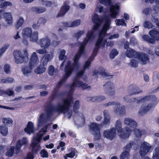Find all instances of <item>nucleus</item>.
<instances>
[{
    "instance_id": "4",
    "label": "nucleus",
    "mask_w": 159,
    "mask_h": 159,
    "mask_svg": "<svg viewBox=\"0 0 159 159\" xmlns=\"http://www.w3.org/2000/svg\"><path fill=\"white\" fill-rule=\"evenodd\" d=\"M23 54L20 51H14L13 53L15 62L17 64H22L28 59V54L26 49L23 50Z\"/></svg>"
},
{
    "instance_id": "54",
    "label": "nucleus",
    "mask_w": 159,
    "mask_h": 159,
    "mask_svg": "<svg viewBox=\"0 0 159 159\" xmlns=\"http://www.w3.org/2000/svg\"><path fill=\"white\" fill-rule=\"evenodd\" d=\"M138 61L134 59H132L131 60L130 63L131 66L133 67H137L138 66Z\"/></svg>"
},
{
    "instance_id": "53",
    "label": "nucleus",
    "mask_w": 159,
    "mask_h": 159,
    "mask_svg": "<svg viewBox=\"0 0 159 159\" xmlns=\"http://www.w3.org/2000/svg\"><path fill=\"white\" fill-rule=\"evenodd\" d=\"M99 13H102L103 14L105 15L107 11V10L103 8V7L101 6H99L98 7L97 9Z\"/></svg>"
},
{
    "instance_id": "31",
    "label": "nucleus",
    "mask_w": 159,
    "mask_h": 159,
    "mask_svg": "<svg viewBox=\"0 0 159 159\" xmlns=\"http://www.w3.org/2000/svg\"><path fill=\"white\" fill-rule=\"evenodd\" d=\"M29 37L30 41L33 42H37L38 39V32L37 31L34 32Z\"/></svg>"
},
{
    "instance_id": "57",
    "label": "nucleus",
    "mask_w": 159,
    "mask_h": 159,
    "mask_svg": "<svg viewBox=\"0 0 159 159\" xmlns=\"http://www.w3.org/2000/svg\"><path fill=\"white\" fill-rule=\"evenodd\" d=\"M10 66L8 64H6L4 66V71L7 74H9L11 73Z\"/></svg>"
},
{
    "instance_id": "30",
    "label": "nucleus",
    "mask_w": 159,
    "mask_h": 159,
    "mask_svg": "<svg viewBox=\"0 0 159 159\" xmlns=\"http://www.w3.org/2000/svg\"><path fill=\"white\" fill-rule=\"evenodd\" d=\"M0 132L3 136H6L8 134L7 127L5 125H1L0 126Z\"/></svg>"
},
{
    "instance_id": "49",
    "label": "nucleus",
    "mask_w": 159,
    "mask_h": 159,
    "mask_svg": "<svg viewBox=\"0 0 159 159\" xmlns=\"http://www.w3.org/2000/svg\"><path fill=\"white\" fill-rule=\"evenodd\" d=\"M9 46V44H7L4 45L0 49V57L2 55L5 51L7 49Z\"/></svg>"
},
{
    "instance_id": "14",
    "label": "nucleus",
    "mask_w": 159,
    "mask_h": 159,
    "mask_svg": "<svg viewBox=\"0 0 159 159\" xmlns=\"http://www.w3.org/2000/svg\"><path fill=\"white\" fill-rule=\"evenodd\" d=\"M129 92L131 95L143 92L135 84L130 85L129 87Z\"/></svg>"
},
{
    "instance_id": "3",
    "label": "nucleus",
    "mask_w": 159,
    "mask_h": 159,
    "mask_svg": "<svg viewBox=\"0 0 159 159\" xmlns=\"http://www.w3.org/2000/svg\"><path fill=\"white\" fill-rule=\"evenodd\" d=\"M139 99H143L139 103L144 102L146 101L150 100V102L147 105H142L139 110L138 114L142 116L146 114L148 111L153 109L158 103L156 97L154 95H148Z\"/></svg>"
},
{
    "instance_id": "63",
    "label": "nucleus",
    "mask_w": 159,
    "mask_h": 159,
    "mask_svg": "<svg viewBox=\"0 0 159 159\" xmlns=\"http://www.w3.org/2000/svg\"><path fill=\"white\" fill-rule=\"evenodd\" d=\"M152 9L151 8H147L144 9L142 11L143 14L147 15L151 12Z\"/></svg>"
},
{
    "instance_id": "2",
    "label": "nucleus",
    "mask_w": 159,
    "mask_h": 159,
    "mask_svg": "<svg viewBox=\"0 0 159 159\" xmlns=\"http://www.w3.org/2000/svg\"><path fill=\"white\" fill-rule=\"evenodd\" d=\"M93 21L95 24L91 31H89L86 34V39L84 40L83 43H81L78 52L75 55L74 57V63L71 65V62L70 61H67L66 65L65 68V75L63 78L60 81H66V80L70 75L74 69H77L79 66L78 60L82 54L84 53V49L88 42L92 41L94 39L95 36L94 34L95 31L97 30L102 23L103 20L102 17L97 14H95L92 18Z\"/></svg>"
},
{
    "instance_id": "56",
    "label": "nucleus",
    "mask_w": 159,
    "mask_h": 159,
    "mask_svg": "<svg viewBox=\"0 0 159 159\" xmlns=\"http://www.w3.org/2000/svg\"><path fill=\"white\" fill-rule=\"evenodd\" d=\"M13 89L11 88H9L6 90V94L9 96H13L14 94V92L13 90Z\"/></svg>"
},
{
    "instance_id": "32",
    "label": "nucleus",
    "mask_w": 159,
    "mask_h": 159,
    "mask_svg": "<svg viewBox=\"0 0 159 159\" xmlns=\"http://www.w3.org/2000/svg\"><path fill=\"white\" fill-rule=\"evenodd\" d=\"M32 11L38 13H40L44 12L46 10V8L43 7H34L32 8Z\"/></svg>"
},
{
    "instance_id": "26",
    "label": "nucleus",
    "mask_w": 159,
    "mask_h": 159,
    "mask_svg": "<svg viewBox=\"0 0 159 159\" xmlns=\"http://www.w3.org/2000/svg\"><path fill=\"white\" fill-rule=\"evenodd\" d=\"M34 67L29 64L28 66H25L22 68L21 71L25 76H28L30 74L32 69Z\"/></svg>"
},
{
    "instance_id": "10",
    "label": "nucleus",
    "mask_w": 159,
    "mask_h": 159,
    "mask_svg": "<svg viewBox=\"0 0 159 159\" xmlns=\"http://www.w3.org/2000/svg\"><path fill=\"white\" fill-rule=\"evenodd\" d=\"M119 3H117L116 5H111L110 8V15L111 18H115L119 14L120 6Z\"/></svg>"
},
{
    "instance_id": "46",
    "label": "nucleus",
    "mask_w": 159,
    "mask_h": 159,
    "mask_svg": "<svg viewBox=\"0 0 159 159\" xmlns=\"http://www.w3.org/2000/svg\"><path fill=\"white\" fill-rule=\"evenodd\" d=\"M12 5V4L10 2L6 1L1 3L0 5V7L1 8L5 9L7 7H11Z\"/></svg>"
},
{
    "instance_id": "19",
    "label": "nucleus",
    "mask_w": 159,
    "mask_h": 159,
    "mask_svg": "<svg viewBox=\"0 0 159 159\" xmlns=\"http://www.w3.org/2000/svg\"><path fill=\"white\" fill-rule=\"evenodd\" d=\"M98 74H99L102 77L109 79L111 77L112 75H110L105 71V70L102 68H100L97 71H94L93 72V75H98Z\"/></svg>"
},
{
    "instance_id": "64",
    "label": "nucleus",
    "mask_w": 159,
    "mask_h": 159,
    "mask_svg": "<svg viewBox=\"0 0 159 159\" xmlns=\"http://www.w3.org/2000/svg\"><path fill=\"white\" fill-rule=\"evenodd\" d=\"M104 118L105 117H110L109 111L108 110H105L103 112Z\"/></svg>"
},
{
    "instance_id": "5",
    "label": "nucleus",
    "mask_w": 159,
    "mask_h": 159,
    "mask_svg": "<svg viewBox=\"0 0 159 159\" xmlns=\"http://www.w3.org/2000/svg\"><path fill=\"white\" fill-rule=\"evenodd\" d=\"M149 34L152 38L148 35H144L142 37L144 40L152 44L154 43L156 40H159V32L157 29H154L150 30L149 32Z\"/></svg>"
},
{
    "instance_id": "45",
    "label": "nucleus",
    "mask_w": 159,
    "mask_h": 159,
    "mask_svg": "<svg viewBox=\"0 0 159 159\" xmlns=\"http://www.w3.org/2000/svg\"><path fill=\"white\" fill-rule=\"evenodd\" d=\"M46 70V67L45 66L43 67H38L35 69V72L37 74H40L43 73Z\"/></svg>"
},
{
    "instance_id": "28",
    "label": "nucleus",
    "mask_w": 159,
    "mask_h": 159,
    "mask_svg": "<svg viewBox=\"0 0 159 159\" xmlns=\"http://www.w3.org/2000/svg\"><path fill=\"white\" fill-rule=\"evenodd\" d=\"M116 130L119 133H121L123 131L122 128V124L120 120L119 119L116 120L115 123V128Z\"/></svg>"
},
{
    "instance_id": "47",
    "label": "nucleus",
    "mask_w": 159,
    "mask_h": 159,
    "mask_svg": "<svg viewBox=\"0 0 159 159\" xmlns=\"http://www.w3.org/2000/svg\"><path fill=\"white\" fill-rule=\"evenodd\" d=\"M24 22V20L22 17H20L19 19L17 21L16 25V28L18 29L20 27L22 26Z\"/></svg>"
},
{
    "instance_id": "60",
    "label": "nucleus",
    "mask_w": 159,
    "mask_h": 159,
    "mask_svg": "<svg viewBox=\"0 0 159 159\" xmlns=\"http://www.w3.org/2000/svg\"><path fill=\"white\" fill-rule=\"evenodd\" d=\"M85 32L84 30L80 31L74 35L75 37L77 39L80 38L81 36V35L83 34Z\"/></svg>"
},
{
    "instance_id": "20",
    "label": "nucleus",
    "mask_w": 159,
    "mask_h": 159,
    "mask_svg": "<svg viewBox=\"0 0 159 159\" xmlns=\"http://www.w3.org/2000/svg\"><path fill=\"white\" fill-rule=\"evenodd\" d=\"M131 130L128 127H126L125 129L123 132H121L120 136L121 138L124 139L128 138L130 136Z\"/></svg>"
},
{
    "instance_id": "50",
    "label": "nucleus",
    "mask_w": 159,
    "mask_h": 159,
    "mask_svg": "<svg viewBox=\"0 0 159 159\" xmlns=\"http://www.w3.org/2000/svg\"><path fill=\"white\" fill-rule=\"evenodd\" d=\"M133 144L134 143L133 141H130L129 143L124 148V150L129 152L130 149L131 148V147L133 145Z\"/></svg>"
},
{
    "instance_id": "25",
    "label": "nucleus",
    "mask_w": 159,
    "mask_h": 159,
    "mask_svg": "<svg viewBox=\"0 0 159 159\" xmlns=\"http://www.w3.org/2000/svg\"><path fill=\"white\" fill-rule=\"evenodd\" d=\"M24 131L25 132L29 135L31 133H33L34 132L33 123L32 122H28L27 127L24 129Z\"/></svg>"
},
{
    "instance_id": "33",
    "label": "nucleus",
    "mask_w": 159,
    "mask_h": 159,
    "mask_svg": "<svg viewBox=\"0 0 159 159\" xmlns=\"http://www.w3.org/2000/svg\"><path fill=\"white\" fill-rule=\"evenodd\" d=\"M14 80L13 78L12 77H7L5 79H2L0 80V83H13Z\"/></svg>"
},
{
    "instance_id": "41",
    "label": "nucleus",
    "mask_w": 159,
    "mask_h": 159,
    "mask_svg": "<svg viewBox=\"0 0 159 159\" xmlns=\"http://www.w3.org/2000/svg\"><path fill=\"white\" fill-rule=\"evenodd\" d=\"M66 52L64 49L61 50L59 55V59L60 60H62L66 58L65 56Z\"/></svg>"
},
{
    "instance_id": "6",
    "label": "nucleus",
    "mask_w": 159,
    "mask_h": 159,
    "mask_svg": "<svg viewBox=\"0 0 159 159\" xmlns=\"http://www.w3.org/2000/svg\"><path fill=\"white\" fill-rule=\"evenodd\" d=\"M103 88L105 93L109 96L114 95L115 93L114 84L110 81L106 83L103 85Z\"/></svg>"
},
{
    "instance_id": "51",
    "label": "nucleus",
    "mask_w": 159,
    "mask_h": 159,
    "mask_svg": "<svg viewBox=\"0 0 159 159\" xmlns=\"http://www.w3.org/2000/svg\"><path fill=\"white\" fill-rule=\"evenodd\" d=\"M56 72L54 67L52 65L49 66L48 69V73L50 75H52Z\"/></svg>"
},
{
    "instance_id": "29",
    "label": "nucleus",
    "mask_w": 159,
    "mask_h": 159,
    "mask_svg": "<svg viewBox=\"0 0 159 159\" xmlns=\"http://www.w3.org/2000/svg\"><path fill=\"white\" fill-rule=\"evenodd\" d=\"M32 33V30L31 28L27 27L24 29L22 32V35L24 37H29Z\"/></svg>"
},
{
    "instance_id": "11",
    "label": "nucleus",
    "mask_w": 159,
    "mask_h": 159,
    "mask_svg": "<svg viewBox=\"0 0 159 159\" xmlns=\"http://www.w3.org/2000/svg\"><path fill=\"white\" fill-rule=\"evenodd\" d=\"M124 123L125 125L134 129L138 125L137 123L134 119L129 117H126L124 119Z\"/></svg>"
},
{
    "instance_id": "9",
    "label": "nucleus",
    "mask_w": 159,
    "mask_h": 159,
    "mask_svg": "<svg viewBox=\"0 0 159 159\" xmlns=\"http://www.w3.org/2000/svg\"><path fill=\"white\" fill-rule=\"evenodd\" d=\"M113 111L117 115H125V107L123 105H121L120 103L117 102L114 108Z\"/></svg>"
},
{
    "instance_id": "62",
    "label": "nucleus",
    "mask_w": 159,
    "mask_h": 159,
    "mask_svg": "<svg viewBox=\"0 0 159 159\" xmlns=\"http://www.w3.org/2000/svg\"><path fill=\"white\" fill-rule=\"evenodd\" d=\"M117 102L114 101L109 102L107 103H104L103 104V106L105 107H107L109 106L115 105L116 104Z\"/></svg>"
},
{
    "instance_id": "55",
    "label": "nucleus",
    "mask_w": 159,
    "mask_h": 159,
    "mask_svg": "<svg viewBox=\"0 0 159 159\" xmlns=\"http://www.w3.org/2000/svg\"><path fill=\"white\" fill-rule=\"evenodd\" d=\"M40 154L41 156L42 157L47 158L48 157V152L45 149H43L40 152Z\"/></svg>"
},
{
    "instance_id": "39",
    "label": "nucleus",
    "mask_w": 159,
    "mask_h": 159,
    "mask_svg": "<svg viewBox=\"0 0 159 159\" xmlns=\"http://www.w3.org/2000/svg\"><path fill=\"white\" fill-rule=\"evenodd\" d=\"M119 53V52L116 48L112 50L110 54V57L111 59H114Z\"/></svg>"
},
{
    "instance_id": "38",
    "label": "nucleus",
    "mask_w": 159,
    "mask_h": 159,
    "mask_svg": "<svg viewBox=\"0 0 159 159\" xmlns=\"http://www.w3.org/2000/svg\"><path fill=\"white\" fill-rule=\"evenodd\" d=\"M15 147L14 146H11L8 149L6 153V155L8 157H11L13 156L14 152Z\"/></svg>"
},
{
    "instance_id": "48",
    "label": "nucleus",
    "mask_w": 159,
    "mask_h": 159,
    "mask_svg": "<svg viewBox=\"0 0 159 159\" xmlns=\"http://www.w3.org/2000/svg\"><path fill=\"white\" fill-rule=\"evenodd\" d=\"M143 26L145 28L150 29L152 28L153 25L150 21L146 20L144 22Z\"/></svg>"
},
{
    "instance_id": "35",
    "label": "nucleus",
    "mask_w": 159,
    "mask_h": 159,
    "mask_svg": "<svg viewBox=\"0 0 159 159\" xmlns=\"http://www.w3.org/2000/svg\"><path fill=\"white\" fill-rule=\"evenodd\" d=\"M110 117L104 118L102 123L100 124L102 126H105L107 127L110 124Z\"/></svg>"
},
{
    "instance_id": "21",
    "label": "nucleus",
    "mask_w": 159,
    "mask_h": 159,
    "mask_svg": "<svg viewBox=\"0 0 159 159\" xmlns=\"http://www.w3.org/2000/svg\"><path fill=\"white\" fill-rule=\"evenodd\" d=\"M53 56L52 54H45L42 58V61L43 66H47L48 62L52 59Z\"/></svg>"
},
{
    "instance_id": "17",
    "label": "nucleus",
    "mask_w": 159,
    "mask_h": 159,
    "mask_svg": "<svg viewBox=\"0 0 159 159\" xmlns=\"http://www.w3.org/2000/svg\"><path fill=\"white\" fill-rule=\"evenodd\" d=\"M137 58L142 64H145L149 62L148 55L142 53H139Z\"/></svg>"
},
{
    "instance_id": "7",
    "label": "nucleus",
    "mask_w": 159,
    "mask_h": 159,
    "mask_svg": "<svg viewBox=\"0 0 159 159\" xmlns=\"http://www.w3.org/2000/svg\"><path fill=\"white\" fill-rule=\"evenodd\" d=\"M152 150L151 145L148 143L146 142H144L141 144L140 148L139 151L140 155L143 157L147 153L151 152Z\"/></svg>"
},
{
    "instance_id": "43",
    "label": "nucleus",
    "mask_w": 159,
    "mask_h": 159,
    "mask_svg": "<svg viewBox=\"0 0 159 159\" xmlns=\"http://www.w3.org/2000/svg\"><path fill=\"white\" fill-rule=\"evenodd\" d=\"M129 152L125 151L122 153L120 156V159H129Z\"/></svg>"
},
{
    "instance_id": "52",
    "label": "nucleus",
    "mask_w": 159,
    "mask_h": 159,
    "mask_svg": "<svg viewBox=\"0 0 159 159\" xmlns=\"http://www.w3.org/2000/svg\"><path fill=\"white\" fill-rule=\"evenodd\" d=\"M81 23V20L80 19L75 20L71 22V27H76L79 25Z\"/></svg>"
},
{
    "instance_id": "42",
    "label": "nucleus",
    "mask_w": 159,
    "mask_h": 159,
    "mask_svg": "<svg viewBox=\"0 0 159 159\" xmlns=\"http://www.w3.org/2000/svg\"><path fill=\"white\" fill-rule=\"evenodd\" d=\"M115 22L117 25L126 26V24L123 19H116Z\"/></svg>"
},
{
    "instance_id": "36",
    "label": "nucleus",
    "mask_w": 159,
    "mask_h": 159,
    "mask_svg": "<svg viewBox=\"0 0 159 159\" xmlns=\"http://www.w3.org/2000/svg\"><path fill=\"white\" fill-rule=\"evenodd\" d=\"M80 106L79 101V100L76 101L74 103L73 108V111L75 113L77 114L78 113Z\"/></svg>"
},
{
    "instance_id": "37",
    "label": "nucleus",
    "mask_w": 159,
    "mask_h": 159,
    "mask_svg": "<svg viewBox=\"0 0 159 159\" xmlns=\"http://www.w3.org/2000/svg\"><path fill=\"white\" fill-rule=\"evenodd\" d=\"M93 99L95 102H100L105 100L106 98L104 96L99 95L94 96Z\"/></svg>"
},
{
    "instance_id": "22",
    "label": "nucleus",
    "mask_w": 159,
    "mask_h": 159,
    "mask_svg": "<svg viewBox=\"0 0 159 159\" xmlns=\"http://www.w3.org/2000/svg\"><path fill=\"white\" fill-rule=\"evenodd\" d=\"M100 124H98L96 123H92L89 125V131L91 133L100 131Z\"/></svg>"
},
{
    "instance_id": "59",
    "label": "nucleus",
    "mask_w": 159,
    "mask_h": 159,
    "mask_svg": "<svg viewBox=\"0 0 159 159\" xmlns=\"http://www.w3.org/2000/svg\"><path fill=\"white\" fill-rule=\"evenodd\" d=\"M38 23L40 25H45L47 22V20L44 18H40L38 21Z\"/></svg>"
},
{
    "instance_id": "61",
    "label": "nucleus",
    "mask_w": 159,
    "mask_h": 159,
    "mask_svg": "<svg viewBox=\"0 0 159 159\" xmlns=\"http://www.w3.org/2000/svg\"><path fill=\"white\" fill-rule=\"evenodd\" d=\"M134 134L137 137H140L142 135V131L137 129H134Z\"/></svg>"
},
{
    "instance_id": "23",
    "label": "nucleus",
    "mask_w": 159,
    "mask_h": 159,
    "mask_svg": "<svg viewBox=\"0 0 159 159\" xmlns=\"http://www.w3.org/2000/svg\"><path fill=\"white\" fill-rule=\"evenodd\" d=\"M139 53L133 49H129L127 50L125 53L126 55L129 57L137 58Z\"/></svg>"
},
{
    "instance_id": "1",
    "label": "nucleus",
    "mask_w": 159,
    "mask_h": 159,
    "mask_svg": "<svg viewBox=\"0 0 159 159\" xmlns=\"http://www.w3.org/2000/svg\"><path fill=\"white\" fill-rule=\"evenodd\" d=\"M93 61L88 60L86 62L84 66V69L78 72L76 76L73 79V83L70 86V91L67 98L62 100V103L58 102L57 105L55 107L53 106L52 102L57 97V95L56 89L52 92L51 96L50 97L49 102L47 103L45 107L47 118L45 117V113H42L39 116L38 119L37 127L38 128H42L39 132L34 136L32 141L31 146L33 153H36L40 149L39 143L43 134L47 132L48 128L51 125L50 124H47L48 120L53 115L55 112L60 114L63 113L66 117L68 119H70L72 114V111L70 109L69 107L70 105L73 102V98L71 94L74 90L75 87H81L84 89H91L90 86H88L86 83L80 81L79 78L84 74L85 70L89 68L91 62Z\"/></svg>"
},
{
    "instance_id": "15",
    "label": "nucleus",
    "mask_w": 159,
    "mask_h": 159,
    "mask_svg": "<svg viewBox=\"0 0 159 159\" xmlns=\"http://www.w3.org/2000/svg\"><path fill=\"white\" fill-rule=\"evenodd\" d=\"M39 62V58L36 53L33 52L30 59L29 65L31 66L34 67L38 65Z\"/></svg>"
},
{
    "instance_id": "27",
    "label": "nucleus",
    "mask_w": 159,
    "mask_h": 159,
    "mask_svg": "<svg viewBox=\"0 0 159 159\" xmlns=\"http://www.w3.org/2000/svg\"><path fill=\"white\" fill-rule=\"evenodd\" d=\"M4 18L8 25H11L12 24V17L11 13H5Z\"/></svg>"
},
{
    "instance_id": "13",
    "label": "nucleus",
    "mask_w": 159,
    "mask_h": 159,
    "mask_svg": "<svg viewBox=\"0 0 159 159\" xmlns=\"http://www.w3.org/2000/svg\"><path fill=\"white\" fill-rule=\"evenodd\" d=\"M37 43L39 44L41 48H47L50 45V40L48 38H42L37 42Z\"/></svg>"
},
{
    "instance_id": "58",
    "label": "nucleus",
    "mask_w": 159,
    "mask_h": 159,
    "mask_svg": "<svg viewBox=\"0 0 159 159\" xmlns=\"http://www.w3.org/2000/svg\"><path fill=\"white\" fill-rule=\"evenodd\" d=\"M100 2L101 3L107 6H110L111 5V0H100Z\"/></svg>"
},
{
    "instance_id": "8",
    "label": "nucleus",
    "mask_w": 159,
    "mask_h": 159,
    "mask_svg": "<svg viewBox=\"0 0 159 159\" xmlns=\"http://www.w3.org/2000/svg\"><path fill=\"white\" fill-rule=\"evenodd\" d=\"M116 134V129L114 128H113L104 131L103 135L104 138L112 141L115 138Z\"/></svg>"
},
{
    "instance_id": "16",
    "label": "nucleus",
    "mask_w": 159,
    "mask_h": 159,
    "mask_svg": "<svg viewBox=\"0 0 159 159\" xmlns=\"http://www.w3.org/2000/svg\"><path fill=\"white\" fill-rule=\"evenodd\" d=\"M70 6L68 5L66 2L64 3L63 5L62 6L60 12L57 16V18L64 16L66 13L69 10Z\"/></svg>"
},
{
    "instance_id": "34",
    "label": "nucleus",
    "mask_w": 159,
    "mask_h": 159,
    "mask_svg": "<svg viewBox=\"0 0 159 159\" xmlns=\"http://www.w3.org/2000/svg\"><path fill=\"white\" fill-rule=\"evenodd\" d=\"M2 121V123L5 125L9 126L11 124L12 125L13 120L11 119L9 117L3 118Z\"/></svg>"
},
{
    "instance_id": "18",
    "label": "nucleus",
    "mask_w": 159,
    "mask_h": 159,
    "mask_svg": "<svg viewBox=\"0 0 159 159\" xmlns=\"http://www.w3.org/2000/svg\"><path fill=\"white\" fill-rule=\"evenodd\" d=\"M152 8L155 12L152 13L151 15V20L156 23L158 22L159 21L158 19L157 18V14H159V7L157 6H153Z\"/></svg>"
},
{
    "instance_id": "24",
    "label": "nucleus",
    "mask_w": 159,
    "mask_h": 159,
    "mask_svg": "<svg viewBox=\"0 0 159 159\" xmlns=\"http://www.w3.org/2000/svg\"><path fill=\"white\" fill-rule=\"evenodd\" d=\"M130 97L129 95L125 96L123 98V101L127 102H136L138 104L143 100V99H139L140 98H130Z\"/></svg>"
},
{
    "instance_id": "40",
    "label": "nucleus",
    "mask_w": 159,
    "mask_h": 159,
    "mask_svg": "<svg viewBox=\"0 0 159 159\" xmlns=\"http://www.w3.org/2000/svg\"><path fill=\"white\" fill-rule=\"evenodd\" d=\"M152 159H159V148H156L153 151Z\"/></svg>"
},
{
    "instance_id": "44",
    "label": "nucleus",
    "mask_w": 159,
    "mask_h": 159,
    "mask_svg": "<svg viewBox=\"0 0 159 159\" xmlns=\"http://www.w3.org/2000/svg\"><path fill=\"white\" fill-rule=\"evenodd\" d=\"M91 134L94 136V139L95 140L98 141L100 139L101 137L100 130L92 133Z\"/></svg>"
},
{
    "instance_id": "12",
    "label": "nucleus",
    "mask_w": 159,
    "mask_h": 159,
    "mask_svg": "<svg viewBox=\"0 0 159 159\" xmlns=\"http://www.w3.org/2000/svg\"><path fill=\"white\" fill-rule=\"evenodd\" d=\"M28 143L27 138H23L22 139L18 140L17 142L16 148V153L17 154L20 152V149L22 145H26Z\"/></svg>"
}]
</instances>
